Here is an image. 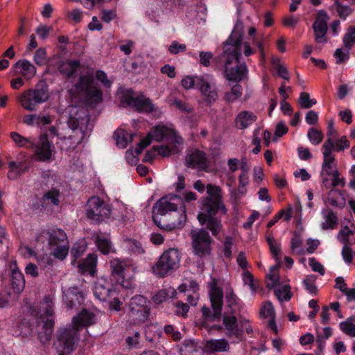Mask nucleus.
I'll list each match as a JSON object with an SVG mask.
<instances>
[{
	"label": "nucleus",
	"instance_id": "nucleus-1",
	"mask_svg": "<svg viewBox=\"0 0 355 355\" xmlns=\"http://www.w3.org/2000/svg\"><path fill=\"white\" fill-rule=\"evenodd\" d=\"M244 25L238 19L231 35L224 43L223 53L218 56L223 64V75L229 81L239 83L248 76L245 62H241V55L249 57L256 53L249 42L243 41Z\"/></svg>",
	"mask_w": 355,
	"mask_h": 355
},
{
	"label": "nucleus",
	"instance_id": "nucleus-2",
	"mask_svg": "<svg viewBox=\"0 0 355 355\" xmlns=\"http://www.w3.org/2000/svg\"><path fill=\"white\" fill-rule=\"evenodd\" d=\"M206 188L208 196L202 198L203 212L198 215V220L201 225L207 223V228L216 236L222 228V224L215 215L219 210L226 214L227 209L223 202L221 188L212 184H208Z\"/></svg>",
	"mask_w": 355,
	"mask_h": 355
},
{
	"label": "nucleus",
	"instance_id": "nucleus-3",
	"mask_svg": "<svg viewBox=\"0 0 355 355\" xmlns=\"http://www.w3.org/2000/svg\"><path fill=\"white\" fill-rule=\"evenodd\" d=\"M53 302L49 296H46L41 303L40 316L35 319L36 332L43 344L49 343L53 331Z\"/></svg>",
	"mask_w": 355,
	"mask_h": 355
},
{
	"label": "nucleus",
	"instance_id": "nucleus-4",
	"mask_svg": "<svg viewBox=\"0 0 355 355\" xmlns=\"http://www.w3.org/2000/svg\"><path fill=\"white\" fill-rule=\"evenodd\" d=\"M74 93L86 104L92 107L103 101V92L94 83L92 74L79 77L74 85Z\"/></svg>",
	"mask_w": 355,
	"mask_h": 355
},
{
	"label": "nucleus",
	"instance_id": "nucleus-5",
	"mask_svg": "<svg viewBox=\"0 0 355 355\" xmlns=\"http://www.w3.org/2000/svg\"><path fill=\"white\" fill-rule=\"evenodd\" d=\"M49 96L48 85L44 81H40L34 88L26 89L18 95L17 101L24 110L33 112L40 105L46 102Z\"/></svg>",
	"mask_w": 355,
	"mask_h": 355
},
{
	"label": "nucleus",
	"instance_id": "nucleus-6",
	"mask_svg": "<svg viewBox=\"0 0 355 355\" xmlns=\"http://www.w3.org/2000/svg\"><path fill=\"white\" fill-rule=\"evenodd\" d=\"M234 311H231L230 313H224L223 315V324L218 326L217 329L224 331L226 336L229 338L240 340L244 329H245L248 334L252 333L253 330L247 319L240 318L239 321L234 315Z\"/></svg>",
	"mask_w": 355,
	"mask_h": 355
},
{
	"label": "nucleus",
	"instance_id": "nucleus-7",
	"mask_svg": "<svg viewBox=\"0 0 355 355\" xmlns=\"http://www.w3.org/2000/svg\"><path fill=\"white\" fill-rule=\"evenodd\" d=\"M180 261V254L177 249L166 250L152 267L153 272L159 277H164L179 267Z\"/></svg>",
	"mask_w": 355,
	"mask_h": 355
},
{
	"label": "nucleus",
	"instance_id": "nucleus-8",
	"mask_svg": "<svg viewBox=\"0 0 355 355\" xmlns=\"http://www.w3.org/2000/svg\"><path fill=\"white\" fill-rule=\"evenodd\" d=\"M209 298L211 309L203 306L201 309L205 320L214 322L220 319L223 305V290L217 286H213L209 291Z\"/></svg>",
	"mask_w": 355,
	"mask_h": 355
},
{
	"label": "nucleus",
	"instance_id": "nucleus-9",
	"mask_svg": "<svg viewBox=\"0 0 355 355\" xmlns=\"http://www.w3.org/2000/svg\"><path fill=\"white\" fill-rule=\"evenodd\" d=\"M78 331L73 327L58 331L55 346L58 355H69L74 350L75 344L79 340Z\"/></svg>",
	"mask_w": 355,
	"mask_h": 355
},
{
	"label": "nucleus",
	"instance_id": "nucleus-10",
	"mask_svg": "<svg viewBox=\"0 0 355 355\" xmlns=\"http://www.w3.org/2000/svg\"><path fill=\"white\" fill-rule=\"evenodd\" d=\"M189 236L191 238L194 254L202 258L211 254V245L213 239L208 232L202 228L192 230Z\"/></svg>",
	"mask_w": 355,
	"mask_h": 355
},
{
	"label": "nucleus",
	"instance_id": "nucleus-11",
	"mask_svg": "<svg viewBox=\"0 0 355 355\" xmlns=\"http://www.w3.org/2000/svg\"><path fill=\"white\" fill-rule=\"evenodd\" d=\"M150 301L143 295L132 297L129 302V316L136 322H146L150 312Z\"/></svg>",
	"mask_w": 355,
	"mask_h": 355
},
{
	"label": "nucleus",
	"instance_id": "nucleus-12",
	"mask_svg": "<svg viewBox=\"0 0 355 355\" xmlns=\"http://www.w3.org/2000/svg\"><path fill=\"white\" fill-rule=\"evenodd\" d=\"M87 216L96 223H100L109 217L110 209L98 197L90 198L87 204Z\"/></svg>",
	"mask_w": 355,
	"mask_h": 355
},
{
	"label": "nucleus",
	"instance_id": "nucleus-13",
	"mask_svg": "<svg viewBox=\"0 0 355 355\" xmlns=\"http://www.w3.org/2000/svg\"><path fill=\"white\" fill-rule=\"evenodd\" d=\"M32 149L34 150L35 160L41 162H49L51 161L54 146L49 141L46 134H42L40 136L37 141L34 143V146Z\"/></svg>",
	"mask_w": 355,
	"mask_h": 355
},
{
	"label": "nucleus",
	"instance_id": "nucleus-14",
	"mask_svg": "<svg viewBox=\"0 0 355 355\" xmlns=\"http://www.w3.org/2000/svg\"><path fill=\"white\" fill-rule=\"evenodd\" d=\"M148 136L157 141L166 139L167 142L173 146L182 143L183 139L178 135L176 131L164 125H157L148 133Z\"/></svg>",
	"mask_w": 355,
	"mask_h": 355
},
{
	"label": "nucleus",
	"instance_id": "nucleus-15",
	"mask_svg": "<svg viewBox=\"0 0 355 355\" xmlns=\"http://www.w3.org/2000/svg\"><path fill=\"white\" fill-rule=\"evenodd\" d=\"M178 199L179 198L177 196L170 198L168 197H163L155 204L153 209V221L157 226L160 225L158 221V216H165L171 212H174L178 210L177 205L173 201Z\"/></svg>",
	"mask_w": 355,
	"mask_h": 355
},
{
	"label": "nucleus",
	"instance_id": "nucleus-16",
	"mask_svg": "<svg viewBox=\"0 0 355 355\" xmlns=\"http://www.w3.org/2000/svg\"><path fill=\"white\" fill-rule=\"evenodd\" d=\"M329 16L324 10H319L315 21L313 24L315 40L317 43L327 42L326 34L327 32V21Z\"/></svg>",
	"mask_w": 355,
	"mask_h": 355
},
{
	"label": "nucleus",
	"instance_id": "nucleus-17",
	"mask_svg": "<svg viewBox=\"0 0 355 355\" xmlns=\"http://www.w3.org/2000/svg\"><path fill=\"white\" fill-rule=\"evenodd\" d=\"M186 164L192 168L198 171H207L209 168V162L206 154L200 150L191 151L186 157Z\"/></svg>",
	"mask_w": 355,
	"mask_h": 355
},
{
	"label": "nucleus",
	"instance_id": "nucleus-18",
	"mask_svg": "<svg viewBox=\"0 0 355 355\" xmlns=\"http://www.w3.org/2000/svg\"><path fill=\"white\" fill-rule=\"evenodd\" d=\"M110 268L112 275L117 278V281L121 280L122 286L128 287L125 284L124 279L127 277L126 272L131 269L130 262L125 259H113L110 261Z\"/></svg>",
	"mask_w": 355,
	"mask_h": 355
},
{
	"label": "nucleus",
	"instance_id": "nucleus-19",
	"mask_svg": "<svg viewBox=\"0 0 355 355\" xmlns=\"http://www.w3.org/2000/svg\"><path fill=\"white\" fill-rule=\"evenodd\" d=\"M94 293L101 301H106L115 293L112 284L104 277L99 278L94 286Z\"/></svg>",
	"mask_w": 355,
	"mask_h": 355
},
{
	"label": "nucleus",
	"instance_id": "nucleus-20",
	"mask_svg": "<svg viewBox=\"0 0 355 355\" xmlns=\"http://www.w3.org/2000/svg\"><path fill=\"white\" fill-rule=\"evenodd\" d=\"M10 270L12 288L15 293H19L25 287V279L23 273L18 268L15 260L10 263Z\"/></svg>",
	"mask_w": 355,
	"mask_h": 355
},
{
	"label": "nucleus",
	"instance_id": "nucleus-21",
	"mask_svg": "<svg viewBox=\"0 0 355 355\" xmlns=\"http://www.w3.org/2000/svg\"><path fill=\"white\" fill-rule=\"evenodd\" d=\"M63 293V300L69 309H78L83 302V295L77 287H71Z\"/></svg>",
	"mask_w": 355,
	"mask_h": 355
},
{
	"label": "nucleus",
	"instance_id": "nucleus-22",
	"mask_svg": "<svg viewBox=\"0 0 355 355\" xmlns=\"http://www.w3.org/2000/svg\"><path fill=\"white\" fill-rule=\"evenodd\" d=\"M198 89L205 97V101L208 104L214 103L218 98V92L216 86L205 77H202V81L199 84Z\"/></svg>",
	"mask_w": 355,
	"mask_h": 355
},
{
	"label": "nucleus",
	"instance_id": "nucleus-23",
	"mask_svg": "<svg viewBox=\"0 0 355 355\" xmlns=\"http://www.w3.org/2000/svg\"><path fill=\"white\" fill-rule=\"evenodd\" d=\"M15 74H19L26 80L32 79L36 73L35 67L28 60H18L12 67Z\"/></svg>",
	"mask_w": 355,
	"mask_h": 355
},
{
	"label": "nucleus",
	"instance_id": "nucleus-24",
	"mask_svg": "<svg viewBox=\"0 0 355 355\" xmlns=\"http://www.w3.org/2000/svg\"><path fill=\"white\" fill-rule=\"evenodd\" d=\"M127 103L128 105L135 107L139 112L149 113L155 110L151 100L143 96H130L127 100Z\"/></svg>",
	"mask_w": 355,
	"mask_h": 355
},
{
	"label": "nucleus",
	"instance_id": "nucleus-25",
	"mask_svg": "<svg viewBox=\"0 0 355 355\" xmlns=\"http://www.w3.org/2000/svg\"><path fill=\"white\" fill-rule=\"evenodd\" d=\"M96 316L93 313L83 309L78 315L73 318L72 324L73 327L78 331L80 327L94 324Z\"/></svg>",
	"mask_w": 355,
	"mask_h": 355
},
{
	"label": "nucleus",
	"instance_id": "nucleus-26",
	"mask_svg": "<svg viewBox=\"0 0 355 355\" xmlns=\"http://www.w3.org/2000/svg\"><path fill=\"white\" fill-rule=\"evenodd\" d=\"M324 221L320 224L323 230H332L336 229L338 225V218L336 214L329 207H324L321 211Z\"/></svg>",
	"mask_w": 355,
	"mask_h": 355
},
{
	"label": "nucleus",
	"instance_id": "nucleus-27",
	"mask_svg": "<svg viewBox=\"0 0 355 355\" xmlns=\"http://www.w3.org/2000/svg\"><path fill=\"white\" fill-rule=\"evenodd\" d=\"M257 116L250 111H242L235 119L236 127L240 130H245L257 120Z\"/></svg>",
	"mask_w": 355,
	"mask_h": 355
},
{
	"label": "nucleus",
	"instance_id": "nucleus-28",
	"mask_svg": "<svg viewBox=\"0 0 355 355\" xmlns=\"http://www.w3.org/2000/svg\"><path fill=\"white\" fill-rule=\"evenodd\" d=\"M49 245L50 248L66 243L68 242L67 234L59 228L52 229L48 231Z\"/></svg>",
	"mask_w": 355,
	"mask_h": 355
},
{
	"label": "nucleus",
	"instance_id": "nucleus-29",
	"mask_svg": "<svg viewBox=\"0 0 355 355\" xmlns=\"http://www.w3.org/2000/svg\"><path fill=\"white\" fill-rule=\"evenodd\" d=\"M97 255L89 254L87 257L78 263V268L83 273L94 275L96 272Z\"/></svg>",
	"mask_w": 355,
	"mask_h": 355
},
{
	"label": "nucleus",
	"instance_id": "nucleus-30",
	"mask_svg": "<svg viewBox=\"0 0 355 355\" xmlns=\"http://www.w3.org/2000/svg\"><path fill=\"white\" fill-rule=\"evenodd\" d=\"M206 347L211 352H229L230 349L228 341L225 338L209 340L207 341Z\"/></svg>",
	"mask_w": 355,
	"mask_h": 355
},
{
	"label": "nucleus",
	"instance_id": "nucleus-31",
	"mask_svg": "<svg viewBox=\"0 0 355 355\" xmlns=\"http://www.w3.org/2000/svg\"><path fill=\"white\" fill-rule=\"evenodd\" d=\"M80 67V62L77 60L62 62L58 67L59 71L67 77L73 76Z\"/></svg>",
	"mask_w": 355,
	"mask_h": 355
},
{
	"label": "nucleus",
	"instance_id": "nucleus-32",
	"mask_svg": "<svg viewBox=\"0 0 355 355\" xmlns=\"http://www.w3.org/2000/svg\"><path fill=\"white\" fill-rule=\"evenodd\" d=\"M334 142L330 140H326L322 146V153L323 155L322 164H336L335 157L333 155Z\"/></svg>",
	"mask_w": 355,
	"mask_h": 355
},
{
	"label": "nucleus",
	"instance_id": "nucleus-33",
	"mask_svg": "<svg viewBox=\"0 0 355 355\" xmlns=\"http://www.w3.org/2000/svg\"><path fill=\"white\" fill-rule=\"evenodd\" d=\"M133 135L128 134L123 129H118L114 133L116 145L121 148H125L129 142L132 141Z\"/></svg>",
	"mask_w": 355,
	"mask_h": 355
},
{
	"label": "nucleus",
	"instance_id": "nucleus-34",
	"mask_svg": "<svg viewBox=\"0 0 355 355\" xmlns=\"http://www.w3.org/2000/svg\"><path fill=\"white\" fill-rule=\"evenodd\" d=\"M96 244L98 249L103 254H108L114 252L110 240L105 238L103 235L98 234L96 237Z\"/></svg>",
	"mask_w": 355,
	"mask_h": 355
},
{
	"label": "nucleus",
	"instance_id": "nucleus-35",
	"mask_svg": "<svg viewBox=\"0 0 355 355\" xmlns=\"http://www.w3.org/2000/svg\"><path fill=\"white\" fill-rule=\"evenodd\" d=\"M83 137V131H76L73 135H69L68 138L64 139L63 144L66 146L67 150H73L81 143Z\"/></svg>",
	"mask_w": 355,
	"mask_h": 355
},
{
	"label": "nucleus",
	"instance_id": "nucleus-36",
	"mask_svg": "<svg viewBox=\"0 0 355 355\" xmlns=\"http://www.w3.org/2000/svg\"><path fill=\"white\" fill-rule=\"evenodd\" d=\"M10 137L19 147H25L31 149L34 146V142L33 141L28 138L21 136L17 132H11Z\"/></svg>",
	"mask_w": 355,
	"mask_h": 355
},
{
	"label": "nucleus",
	"instance_id": "nucleus-37",
	"mask_svg": "<svg viewBox=\"0 0 355 355\" xmlns=\"http://www.w3.org/2000/svg\"><path fill=\"white\" fill-rule=\"evenodd\" d=\"M243 94L241 85L236 84L233 86L231 91L225 93L224 99L228 103H232L239 98Z\"/></svg>",
	"mask_w": 355,
	"mask_h": 355
},
{
	"label": "nucleus",
	"instance_id": "nucleus-38",
	"mask_svg": "<svg viewBox=\"0 0 355 355\" xmlns=\"http://www.w3.org/2000/svg\"><path fill=\"white\" fill-rule=\"evenodd\" d=\"M60 191L56 188H52L43 195L42 200L50 202L54 205H58L60 203Z\"/></svg>",
	"mask_w": 355,
	"mask_h": 355
},
{
	"label": "nucleus",
	"instance_id": "nucleus-39",
	"mask_svg": "<svg viewBox=\"0 0 355 355\" xmlns=\"http://www.w3.org/2000/svg\"><path fill=\"white\" fill-rule=\"evenodd\" d=\"M52 250L51 254L57 259L63 260L68 254L69 245L68 242L61 245L51 248Z\"/></svg>",
	"mask_w": 355,
	"mask_h": 355
},
{
	"label": "nucleus",
	"instance_id": "nucleus-40",
	"mask_svg": "<svg viewBox=\"0 0 355 355\" xmlns=\"http://www.w3.org/2000/svg\"><path fill=\"white\" fill-rule=\"evenodd\" d=\"M334 4L338 16L343 19H345L354 11L353 8L349 6L344 5L340 0H334Z\"/></svg>",
	"mask_w": 355,
	"mask_h": 355
},
{
	"label": "nucleus",
	"instance_id": "nucleus-41",
	"mask_svg": "<svg viewBox=\"0 0 355 355\" xmlns=\"http://www.w3.org/2000/svg\"><path fill=\"white\" fill-rule=\"evenodd\" d=\"M343 46L345 49H351L355 44V26H349L343 38Z\"/></svg>",
	"mask_w": 355,
	"mask_h": 355
},
{
	"label": "nucleus",
	"instance_id": "nucleus-42",
	"mask_svg": "<svg viewBox=\"0 0 355 355\" xmlns=\"http://www.w3.org/2000/svg\"><path fill=\"white\" fill-rule=\"evenodd\" d=\"M354 234L348 226L343 227L337 235V239L344 245H351L352 243L349 240V236Z\"/></svg>",
	"mask_w": 355,
	"mask_h": 355
},
{
	"label": "nucleus",
	"instance_id": "nucleus-43",
	"mask_svg": "<svg viewBox=\"0 0 355 355\" xmlns=\"http://www.w3.org/2000/svg\"><path fill=\"white\" fill-rule=\"evenodd\" d=\"M340 200H342V195L339 190L332 189L328 192L327 200L331 206L340 207L342 205Z\"/></svg>",
	"mask_w": 355,
	"mask_h": 355
},
{
	"label": "nucleus",
	"instance_id": "nucleus-44",
	"mask_svg": "<svg viewBox=\"0 0 355 355\" xmlns=\"http://www.w3.org/2000/svg\"><path fill=\"white\" fill-rule=\"evenodd\" d=\"M317 103L314 98H311L310 95L307 92H302L300 94L298 103L302 108L308 109L315 105Z\"/></svg>",
	"mask_w": 355,
	"mask_h": 355
},
{
	"label": "nucleus",
	"instance_id": "nucleus-45",
	"mask_svg": "<svg viewBox=\"0 0 355 355\" xmlns=\"http://www.w3.org/2000/svg\"><path fill=\"white\" fill-rule=\"evenodd\" d=\"M202 76H186L182 78L181 83L182 87L186 89H189L193 87L198 88L199 84L202 81Z\"/></svg>",
	"mask_w": 355,
	"mask_h": 355
},
{
	"label": "nucleus",
	"instance_id": "nucleus-46",
	"mask_svg": "<svg viewBox=\"0 0 355 355\" xmlns=\"http://www.w3.org/2000/svg\"><path fill=\"white\" fill-rule=\"evenodd\" d=\"M281 263H279L277 261V264L270 267V273L267 275L268 278L270 279V282L268 283L267 287L272 288L279 285V279L278 276L275 274V271H277L280 267Z\"/></svg>",
	"mask_w": 355,
	"mask_h": 355
},
{
	"label": "nucleus",
	"instance_id": "nucleus-47",
	"mask_svg": "<svg viewBox=\"0 0 355 355\" xmlns=\"http://www.w3.org/2000/svg\"><path fill=\"white\" fill-rule=\"evenodd\" d=\"M323 137L322 131L315 128H311L308 130L307 137L313 145H318L322 141Z\"/></svg>",
	"mask_w": 355,
	"mask_h": 355
},
{
	"label": "nucleus",
	"instance_id": "nucleus-48",
	"mask_svg": "<svg viewBox=\"0 0 355 355\" xmlns=\"http://www.w3.org/2000/svg\"><path fill=\"white\" fill-rule=\"evenodd\" d=\"M315 280L316 277L315 275L306 276L303 280V285L305 289L312 295H316L318 293Z\"/></svg>",
	"mask_w": 355,
	"mask_h": 355
},
{
	"label": "nucleus",
	"instance_id": "nucleus-49",
	"mask_svg": "<svg viewBox=\"0 0 355 355\" xmlns=\"http://www.w3.org/2000/svg\"><path fill=\"white\" fill-rule=\"evenodd\" d=\"M349 50L344 48H338L337 49L334 53V56L336 59V62L338 64H342L349 58Z\"/></svg>",
	"mask_w": 355,
	"mask_h": 355
},
{
	"label": "nucleus",
	"instance_id": "nucleus-50",
	"mask_svg": "<svg viewBox=\"0 0 355 355\" xmlns=\"http://www.w3.org/2000/svg\"><path fill=\"white\" fill-rule=\"evenodd\" d=\"M275 294L281 302L283 300L288 301L292 297L291 293V287L288 285H285L282 288H278L275 291Z\"/></svg>",
	"mask_w": 355,
	"mask_h": 355
},
{
	"label": "nucleus",
	"instance_id": "nucleus-51",
	"mask_svg": "<svg viewBox=\"0 0 355 355\" xmlns=\"http://www.w3.org/2000/svg\"><path fill=\"white\" fill-rule=\"evenodd\" d=\"M200 348V347L193 341L187 340H184L181 351L184 353L185 355L194 354L199 351Z\"/></svg>",
	"mask_w": 355,
	"mask_h": 355
},
{
	"label": "nucleus",
	"instance_id": "nucleus-52",
	"mask_svg": "<svg viewBox=\"0 0 355 355\" xmlns=\"http://www.w3.org/2000/svg\"><path fill=\"white\" fill-rule=\"evenodd\" d=\"M86 248V242L83 240L79 241L73 244L71 253L75 259H77L83 254Z\"/></svg>",
	"mask_w": 355,
	"mask_h": 355
},
{
	"label": "nucleus",
	"instance_id": "nucleus-53",
	"mask_svg": "<svg viewBox=\"0 0 355 355\" xmlns=\"http://www.w3.org/2000/svg\"><path fill=\"white\" fill-rule=\"evenodd\" d=\"M349 141L347 139V137L345 136H343L340 139H336L335 141H334L333 151H343L345 149H347L348 148H349Z\"/></svg>",
	"mask_w": 355,
	"mask_h": 355
},
{
	"label": "nucleus",
	"instance_id": "nucleus-54",
	"mask_svg": "<svg viewBox=\"0 0 355 355\" xmlns=\"http://www.w3.org/2000/svg\"><path fill=\"white\" fill-rule=\"evenodd\" d=\"M302 245V239L300 234L296 232L294 233L293 237L291 241V248L293 252L300 254L302 253V250L300 249Z\"/></svg>",
	"mask_w": 355,
	"mask_h": 355
},
{
	"label": "nucleus",
	"instance_id": "nucleus-55",
	"mask_svg": "<svg viewBox=\"0 0 355 355\" xmlns=\"http://www.w3.org/2000/svg\"><path fill=\"white\" fill-rule=\"evenodd\" d=\"M340 329L345 334L355 337V324L349 321L341 322L339 324Z\"/></svg>",
	"mask_w": 355,
	"mask_h": 355
},
{
	"label": "nucleus",
	"instance_id": "nucleus-56",
	"mask_svg": "<svg viewBox=\"0 0 355 355\" xmlns=\"http://www.w3.org/2000/svg\"><path fill=\"white\" fill-rule=\"evenodd\" d=\"M272 63L276 69L277 74L283 79L288 80L289 74L287 68L284 65L282 64L279 60H273Z\"/></svg>",
	"mask_w": 355,
	"mask_h": 355
},
{
	"label": "nucleus",
	"instance_id": "nucleus-57",
	"mask_svg": "<svg viewBox=\"0 0 355 355\" xmlns=\"http://www.w3.org/2000/svg\"><path fill=\"white\" fill-rule=\"evenodd\" d=\"M261 314L265 318L275 319V309L271 302H267L263 304Z\"/></svg>",
	"mask_w": 355,
	"mask_h": 355
},
{
	"label": "nucleus",
	"instance_id": "nucleus-58",
	"mask_svg": "<svg viewBox=\"0 0 355 355\" xmlns=\"http://www.w3.org/2000/svg\"><path fill=\"white\" fill-rule=\"evenodd\" d=\"M225 298L227 306L231 309V311H234L233 306L237 304L239 298L235 295L232 288L227 291Z\"/></svg>",
	"mask_w": 355,
	"mask_h": 355
},
{
	"label": "nucleus",
	"instance_id": "nucleus-59",
	"mask_svg": "<svg viewBox=\"0 0 355 355\" xmlns=\"http://www.w3.org/2000/svg\"><path fill=\"white\" fill-rule=\"evenodd\" d=\"M172 55H176L180 52H184L187 50V45L179 44L177 41H173L168 49Z\"/></svg>",
	"mask_w": 355,
	"mask_h": 355
},
{
	"label": "nucleus",
	"instance_id": "nucleus-60",
	"mask_svg": "<svg viewBox=\"0 0 355 355\" xmlns=\"http://www.w3.org/2000/svg\"><path fill=\"white\" fill-rule=\"evenodd\" d=\"M171 101L172 102V104L174 105L178 109L185 113L189 114L193 111V108L191 106L181 100L175 98H172Z\"/></svg>",
	"mask_w": 355,
	"mask_h": 355
},
{
	"label": "nucleus",
	"instance_id": "nucleus-61",
	"mask_svg": "<svg viewBox=\"0 0 355 355\" xmlns=\"http://www.w3.org/2000/svg\"><path fill=\"white\" fill-rule=\"evenodd\" d=\"M116 18V13L113 10H103L101 11V19L105 23H110L112 20Z\"/></svg>",
	"mask_w": 355,
	"mask_h": 355
},
{
	"label": "nucleus",
	"instance_id": "nucleus-62",
	"mask_svg": "<svg viewBox=\"0 0 355 355\" xmlns=\"http://www.w3.org/2000/svg\"><path fill=\"white\" fill-rule=\"evenodd\" d=\"M243 281L245 284L250 286V289L254 292L256 291V286L254 284V277L251 272L248 270L243 271Z\"/></svg>",
	"mask_w": 355,
	"mask_h": 355
},
{
	"label": "nucleus",
	"instance_id": "nucleus-63",
	"mask_svg": "<svg viewBox=\"0 0 355 355\" xmlns=\"http://www.w3.org/2000/svg\"><path fill=\"white\" fill-rule=\"evenodd\" d=\"M168 297V293L166 290L162 289L159 291L153 297V300L155 304H159L167 300Z\"/></svg>",
	"mask_w": 355,
	"mask_h": 355
},
{
	"label": "nucleus",
	"instance_id": "nucleus-64",
	"mask_svg": "<svg viewBox=\"0 0 355 355\" xmlns=\"http://www.w3.org/2000/svg\"><path fill=\"white\" fill-rule=\"evenodd\" d=\"M175 313L178 315H181L182 317L187 316V314L189 310V306L187 304L184 303L181 301H178L175 304Z\"/></svg>",
	"mask_w": 355,
	"mask_h": 355
}]
</instances>
